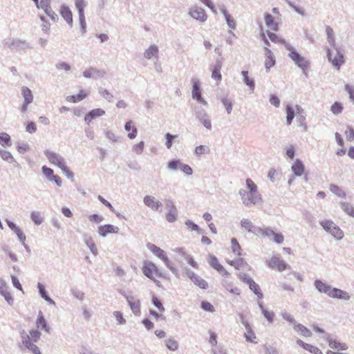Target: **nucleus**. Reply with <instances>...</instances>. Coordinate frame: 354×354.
I'll return each mask as SVG.
<instances>
[{"instance_id":"nucleus-58","label":"nucleus","mask_w":354,"mask_h":354,"mask_svg":"<svg viewBox=\"0 0 354 354\" xmlns=\"http://www.w3.org/2000/svg\"><path fill=\"white\" fill-rule=\"evenodd\" d=\"M152 303L158 308V310L160 312L165 311V308H164L161 301L157 297L153 296Z\"/></svg>"},{"instance_id":"nucleus-37","label":"nucleus","mask_w":354,"mask_h":354,"mask_svg":"<svg viewBox=\"0 0 354 354\" xmlns=\"http://www.w3.org/2000/svg\"><path fill=\"white\" fill-rule=\"evenodd\" d=\"M158 54V47L155 45H151L148 49H147L145 52V57L147 59H151L153 57H156Z\"/></svg>"},{"instance_id":"nucleus-55","label":"nucleus","mask_w":354,"mask_h":354,"mask_svg":"<svg viewBox=\"0 0 354 354\" xmlns=\"http://www.w3.org/2000/svg\"><path fill=\"white\" fill-rule=\"evenodd\" d=\"M329 189L333 193L339 196H345L344 192L339 186L336 185H331Z\"/></svg>"},{"instance_id":"nucleus-50","label":"nucleus","mask_w":354,"mask_h":354,"mask_svg":"<svg viewBox=\"0 0 354 354\" xmlns=\"http://www.w3.org/2000/svg\"><path fill=\"white\" fill-rule=\"evenodd\" d=\"M0 144L3 146H10L11 140L10 136L6 133H0Z\"/></svg>"},{"instance_id":"nucleus-59","label":"nucleus","mask_w":354,"mask_h":354,"mask_svg":"<svg viewBox=\"0 0 354 354\" xmlns=\"http://www.w3.org/2000/svg\"><path fill=\"white\" fill-rule=\"evenodd\" d=\"M0 156L4 160H6L8 162H12L14 160V158L11 153L5 150H1L0 151Z\"/></svg>"},{"instance_id":"nucleus-33","label":"nucleus","mask_w":354,"mask_h":354,"mask_svg":"<svg viewBox=\"0 0 354 354\" xmlns=\"http://www.w3.org/2000/svg\"><path fill=\"white\" fill-rule=\"evenodd\" d=\"M87 96L85 91H80L77 95H69L66 97L68 102L75 103L84 100Z\"/></svg>"},{"instance_id":"nucleus-34","label":"nucleus","mask_w":354,"mask_h":354,"mask_svg":"<svg viewBox=\"0 0 354 354\" xmlns=\"http://www.w3.org/2000/svg\"><path fill=\"white\" fill-rule=\"evenodd\" d=\"M294 329L304 337H311V331L301 324L295 323Z\"/></svg>"},{"instance_id":"nucleus-3","label":"nucleus","mask_w":354,"mask_h":354,"mask_svg":"<svg viewBox=\"0 0 354 354\" xmlns=\"http://www.w3.org/2000/svg\"><path fill=\"white\" fill-rule=\"evenodd\" d=\"M324 230L330 233L337 240H341L344 237V232L335 224V223H320Z\"/></svg>"},{"instance_id":"nucleus-52","label":"nucleus","mask_w":354,"mask_h":354,"mask_svg":"<svg viewBox=\"0 0 354 354\" xmlns=\"http://www.w3.org/2000/svg\"><path fill=\"white\" fill-rule=\"evenodd\" d=\"M330 111L333 113L337 115L342 112L343 111V106L340 102H335L330 108Z\"/></svg>"},{"instance_id":"nucleus-19","label":"nucleus","mask_w":354,"mask_h":354,"mask_svg":"<svg viewBox=\"0 0 354 354\" xmlns=\"http://www.w3.org/2000/svg\"><path fill=\"white\" fill-rule=\"evenodd\" d=\"M42 172L50 180L54 181L58 186L62 185V179L58 176L54 175V172L52 169L43 166Z\"/></svg>"},{"instance_id":"nucleus-5","label":"nucleus","mask_w":354,"mask_h":354,"mask_svg":"<svg viewBox=\"0 0 354 354\" xmlns=\"http://www.w3.org/2000/svg\"><path fill=\"white\" fill-rule=\"evenodd\" d=\"M328 58L329 61L333 64V65L337 68V69H339L340 66L344 64V59L342 53H340L338 50L335 49V50H328Z\"/></svg>"},{"instance_id":"nucleus-49","label":"nucleus","mask_w":354,"mask_h":354,"mask_svg":"<svg viewBox=\"0 0 354 354\" xmlns=\"http://www.w3.org/2000/svg\"><path fill=\"white\" fill-rule=\"evenodd\" d=\"M231 243H232V252L237 254L238 256H241V248L239 245V243H238L236 239L235 238H232V240H231Z\"/></svg>"},{"instance_id":"nucleus-64","label":"nucleus","mask_w":354,"mask_h":354,"mask_svg":"<svg viewBox=\"0 0 354 354\" xmlns=\"http://www.w3.org/2000/svg\"><path fill=\"white\" fill-rule=\"evenodd\" d=\"M345 89L348 93L350 99L354 102V86L346 84Z\"/></svg>"},{"instance_id":"nucleus-46","label":"nucleus","mask_w":354,"mask_h":354,"mask_svg":"<svg viewBox=\"0 0 354 354\" xmlns=\"http://www.w3.org/2000/svg\"><path fill=\"white\" fill-rule=\"evenodd\" d=\"M21 91L25 100V102H26V104L31 103L33 100L31 91L28 87H23Z\"/></svg>"},{"instance_id":"nucleus-29","label":"nucleus","mask_w":354,"mask_h":354,"mask_svg":"<svg viewBox=\"0 0 354 354\" xmlns=\"http://www.w3.org/2000/svg\"><path fill=\"white\" fill-rule=\"evenodd\" d=\"M21 343L19 344V348L21 351L28 347L32 344L30 336L24 331L21 332Z\"/></svg>"},{"instance_id":"nucleus-20","label":"nucleus","mask_w":354,"mask_h":354,"mask_svg":"<svg viewBox=\"0 0 354 354\" xmlns=\"http://www.w3.org/2000/svg\"><path fill=\"white\" fill-rule=\"evenodd\" d=\"M156 268V265L151 261H146L142 268L144 274L150 279L153 280L155 282L159 283L158 281H156L153 277V270Z\"/></svg>"},{"instance_id":"nucleus-9","label":"nucleus","mask_w":354,"mask_h":354,"mask_svg":"<svg viewBox=\"0 0 354 354\" xmlns=\"http://www.w3.org/2000/svg\"><path fill=\"white\" fill-rule=\"evenodd\" d=\"M0 294L4 297L9 305H13L14 298L9 291V287L3 279H0Z\"/></svg>"},{"instance_id":"nucleus-31","label":"nucleus","mask_w":354,"mask_h":354,"mask_svg":"<svg viewBox=\"0 0 354 354\" xmlns=\"http://www.w3.org/2000/svg\"><path fill=\"white\" fill-rule=\"evenodd\" d=\"M8 223L9 227L16 233V234L17 235L21 243H24V241H25V240H26V236L24 234V232H22V230L18 226H17L15 223Z\"/></svg>"},{"instance_id":"nucleus-18","label":"nucleus","mask_w":354,"mask_h":354,"mask_svg":"<svg viewBox=\"0 0 354 354\" xmlns=\"http://www.w3.org/2000/svg\"><path fill=\"white\" fill-rule=\"evenodd\" d=\"M314 285L319 292L327 294L329 297L330 292L333 288L330 285L323 282L320 279H316L314 282Z\"/></svg>"},{"instance_id":"nucleus-17","label":"nucleus","mask_w":354,"mask_h":354,"mask_svg":"<svg viewBox=\"0 0 354 354\" xmlns=\"http://www.w3.org/2000/svg\"><path fill=\"white\" fill-rule=\"evenodd\" d=\"M119 228L113 225L106 224L98 228V233L101 236H106L108 234H117Z\"/></svg>"},{"instance_id":"nucleus-45","label":"nucleus","mask_w":354,"mask_h":354,"mask_svg":"<svg viewBox=\"0 0 354 354\" xmlns=\"http://www.w3.org/2000/svg\"><path fill=\"white\" fill-rule=\"evenodd\" d=\"M267 35H268L269 39L272 42L276 43V44H284V45L286 44V41L283 39L279 37L275 33L270 32L269 30H267Z\"/></svg>"},{"instance_id":"nucleus-62","label":"nucleus","mask_w":354,"mask_h":354,"mask_svg":"<svg viewBox=\"0 0 354 354\" xmlns=\"http://www.w3.org/2000/svg\"><path fill=\"white\" fill-rule=\"evenodd\" d=\"M201 307L206 311L214 312V306L208 301H204L201 302Z\"/></svg>"},{"instance_id":"nucleus-12","label":"nucleus","mask_w":354,"mask_h":354,"mask_svg":"<svg viewBox=\"0 0 354 354\" xmlns=\"http://www.w3.org/2000/svg\"><path fill=\"white\" fill-rule=\"evenodd\" d=\"M191 17L196 20L203 22L207 20V16L204 9L198 7H194L189 11Z\"/></svg>"},{"instance_id":"nucleus-56","label":"nucleus","mask_w":354,"mask_h":354,"mask_svg":"<svg viewBox=\"0 0 354 354\" xmlns=\"http://www.w3.org/2000/svg\"><path fill=\"white\" fill-rule=\"evenodd\" d=\"M326 32L328 37V41L330 44H334L335 43V37H334V32L331 27L327 26L326 28Z\"/></svg>"},{"instance_id":"nucleus-10","label":"nucleus","mask_w":354,"mask_h":354,"mask_svg":"<svg viewBox=\"0 0 354 354\" xmlns=\"http://www.w3.org/2000/svg\"><path fill=\"white\" fill-rule=\"evenodd\" d=\"M290 57L303 70H306L308 67V62L301 57L296 51L292 50L289 54Z\"/></svg>"},{"instance_id":"nucleus-39","label":"nucleus","mask_w":354,"mask_h":354,"mask_svg":"<svg viewBox=\"0 0 354 354\" xmlns=\"http://www.w3.org/2000/svg\"><path fill=\"white\" fill-rule=\"evenodd\" d=\"M165 266L171 270V272L178 279L180 278V273L176 267L174 266V264L172 261H171L168 257H167L163 260Z\"/></svg>"},{"instance_id":"nucleus-30","label":"nucleus","mask_w":354,"mask_h":354,"mask_svg":"<svg viewBox=\"0 0 354 354\" xmlns=\"http://www.w3.org/2000/svg\"><path fill=\"white\" fill-rule=\"evenodd\" d=\"M222 68V63L221 62H217L216 64L214 66L212 73V77L218 81L220 82L221 80V70Z\"/></svg>"},{"instance_id":"nucleus-2","label":"nucleus","mask_w":354,"mask_h":354,"mask_svg":"<svg viewBox=\"0 0 354 354\" xmlns=\"http://www.w3.org/2000/svg\"><path fill=\"white\" fill-rule=\"evenodd\" d=\"M44 153L51 164L55 165L59 167L67 176L73 177V173L65 165L63 158H62L59 154L48 150H46Z\"/></svg>"},{"instance_id":"nucleus-61","label":"nucleus","mask_w":354,"mask_h":354,"mask_svg":"<svg viewBox=\"0 0 354 354\" xmlns=\"http://www.w3.org/2000/svg\"><path fill=\"white\" fill-rule=\"evenodd\" d=\"M113 315L119 324H126V319L123 317L122 313L120 311H114Z\"/></svg>"},{"instance_id":"nucleus-16","label":"nucleus","mask_w":354,"mask_h":354,"mask_svg":"<svg viewBox=\"0 0 354 354\" xmlns=\"http://www.w3.org/2000/svg\"><path fill=\"white\" fill-rule=\"evenodd\" d=\"M166 207L168 210L167 213V219L168 221H173L176 219L177 217V209L171 201H167L165 202Z\"/></svg>"},{"instance_id":"nucleus-57","label":"nucleus","mask_w":354,"mask_h":354,"mask_svg":"<svg viewBox=\"0 0 354 354\" xmlns=\"http://www.w3.org/2000/svg\"><path fill=\"white\" fill-rule=\"evenodd\" d=\"M242 75H243V76L244 77L245 83L248 86H250L251 88H253L254 87V81L252 79H250L248 77V72L246 71H242Z\"/></svg>"},{"instance_id":"nucleus-7","label":"nucleus","mask_w":354,"mask_h":354,"mask_svg":"<svg viewBox=\"0 0 354 354\" xmlns=\"http://www.w3.org/2000/svg\"><path fill=\"white\" fill-rule=\"evenodd\" d=\"M143 202L146 206L149 207L153 211L161 212L162 211V203L160 201L152 196H145Z\"/></svg>"},{"instance_id":"nucleus-28","label":"nucleus","mask_w":354,"mask_h":354,"mask_svg":"<svg viewBox=\"0 0 354 354\" xmlns=\"http://www.w3.org/2000/svg\"><path fill=\"white\" fill-rule=\"evenodd\" d=\"M37 288L39 290V295L41 297L46 300L49 304L55 306V302L54 300H53L47 294L44 286L41 283H37Z\"/></svg>"},{"instance_id":"nucleus-40","label":"nucleus","mask_w":354,"mask_h":354,"mask_svg":"<svg viewBox=\"0 0 354 354\" xmlns=\"http://www.w3.org/2000/svg\"><path fill=\"white\" fill-rule=\"evenodd\" d=\"M245 328L246 329V333L244 335L245 340L249 342L257 343L256 342H254V339H256V335L254 331L252 330L251 326L248 325Z\"/></svg>"},{"instance_id":"nucleus-22","label":"nucleus","mask_w":354,"mask_h":354,"mask_svg":"<svg viewBox=\"0 0 354 354\" xmlns=\"http://www.w3.org/2000/svg\"><path fill=\"white\" fill-rule=\"evenodd\" d=\"M266 25L268 28L272 31H277L279 30L278 23L274 20V17L269 13L264 15Z\"/></svg>"},{"instance_id":"nucleus-47","label":"nucleus","mask_w":354,"mask_h":354,"mask_svg":"<svg viewBox=\"0 0 354 354\" xmlns=\"http://www.w3.org/2000/svg\"><path fill=\"white\" fill-rule=\"evenodd\" d=\"M166 346L170 351H174L178 348V343L173 338H169L165 340Z\"/></svg>"},{"instance_id":"nucleus-13","label":"nucleus","mask_w":354,"mask_h":354,"mask_svg":"<svg viewBox=\"0 0 354 354\" xmlns=\"http://www.w3.org/2000/svg\"><path fill=\"white\" fill-rule=\"evenodd\" d=\"M324 338L328 342L329 346L331 348L337 349L338 351H346L348 348L346 343H341L337 340L333 339L330 335H326Z\"/></svg>"},{"instance_id":"nucleus-48","label":"nucleus","mask_w":354,"mask_h":354,"mask_svg":"<svg viewBox=\"0 0 354 354\" xmlns=\"http://www.w3.org/2000/svg\"><path fill=\"white\" fill-rule=\"evenodd\" d=\"M229 263L231 266H234V268L236 269H238V270L240 269V268H243L245 266L247 265L246 261L243 258H239V259H238L236 260L231 261L229 262Z\"/></svg>"},{"instance_id":"nucleus-54","label":"nucleus","mask_w":354,"mask_h":354,"mask_svg":"<svg viewBox=\"0 0 354 354\" xmlns=\"http://www.w3.org/2000/svg\"><path fill=\"white\" fill-rule=\"evenodd\" d=\"M75 5L76 8L78 10V14H84V9L86 6V2L84 0H75Z\"/></svg>"},{"instance_id":"nucleus-26","label":"nucleus","mask_w":354,"mask_h":354,"mask_svg":"<svg viewBox=\"0 0 354 354\" xmlns=\"http://www.w3.org/2000/svg\"><path fill=\"white\" fill-rule=\"evenodd\" d=\"M105 113V111L102 109H95L91 110L84 118L86 122L89 123L93 119L100 117Z\"/></svg>"},{"instance_id":"nucleus-1","label":"nucleus","mask_w":354,"mask_h":354,"mask_svg":"<svg viewBox=\"0 0 354 354\" xmlns=\"http://www.w3.org/2000/svg\"><path fill=\"white\" fill-rule=\"evenodd\" d=\"M245 183L248 191L245 189L239 191V194L243 204L249 206L261 203L262 202V197L258 191L257 185L250 178L246 179Z\"/></svg>"},{"instance_id":"nucleus-23","label":"nucleus","mask_w":354,"mask_h":354,"mask_svg":"<svg viewBox=\"0 0 354 354\" xmlns=\"http://www.w3.org/2000/svg\"><path fill=\"white\" fill-rule=\"evenodd\" d=\"M297 344L299 346H301L304 349L309 351L311 353H313V354H323L322 351L319 348H317V346H315L313 345L305 343L304 342H303L301 339H297Z\"/></svg>"},{"instance_id":"nucleus-60","label":"nucleus","mask_w":354,"mask_h":354,"mask_svg":"<svg viewBox=\"0 0 354 354\" xmlns=\"http://www.w3.org/2000/svg\"><path fill=\"white\" fill-rule=\"evenodd\" d=\"M344 134H345L346 138L348 141L354 140V129L351 127H350V126L347 127V129L345 131Z\"/></svg>"},{"instance_id":"nucleus-35","label":"nucleus","mask_w":354,"mask_h":354,"mask_svg":"<svg viewBox=\"0 0 354 354\" xmlns=\"http://www.w3.org/2000/svg\"><path fill=\"white\" fill-rule=\"evenodd\" d=\"M125 130L129 131L128 137L130 139H133L136 137L137 129L134 127L131 120L127 122L124 126Z\"/></svg>"},{"instance_id":"nucleus-8","label":"nucleus","mask_w":354,"mask_h":354,"mask_svg":"<svg viewBox=\"0 0 354 354\" xmlns=\"http://www.w3.org/2000/svg\"><path fill=\"white\" fill-rule=\"evenodd\" d=\"M192 96L194 99L196 100L199 103L207 105V102L202 97L201 91L200 88V82L198 80H192Z\"/></svg>"},{"instance_id":"nucleus-43","label":"nucleus","mask_w":354,"mask_h":354,"mask_svg":"<svg viewBox=\"0 0 354 354\" xmlns=\"http://www.w3.org/2000/svg\"><path fill=\"white\" fill-rule=\"evenodd\" d=\"M192 281L197 286L202 289H207L208 287V284L205 280L202 279L198 275H196L194 279L192 280Z\"/></svg>"},{"instance_id":"nucleus-15","label":"nucleus","mask_w":354,"mask_h":354,"mask_svg":"<svg viewBox=\"0 0 354 354\" xmlns=\"http://www.w3.org/2000/svg\"><path fill=\"white\" fill-rule=\"evenodd\" d=\"M265 51V61H264V65L266 66V68L267 71H269L270 68L274 66L276 63L275 57L272 53V51L268 48H264Z\"/></svg>"},{"instance_id":"nucleus-42","label":"nucleus","mask_w":354,"mask_h":354,"mask_svg":"<svg viewBox=\"0 0 354 354\" xmlns=\"http://www.w3.org/2000/svg\"><path fill=\"white\" fill-rule=\"evenodd\" d=\"M250 289L260 299H263V294L261 292L259 286L253 280L249 285Z\"/></svg>"},{"instance_id":"nucleus-53","label":"nucleus","mask_w":354,"mask_h":354,"mask_svg":"<svg viewBox=\"0 0 354 354\" xmlns=\"http://www.w3.org/2000/svg\"><path fill=\"white\" fill-rule=\"evenodd\" d=\"M209 263L211 266L214 268L215 270H216L218 272L223 270V266L218 262L216 257L214 256H212L211 257Z\"/></svg>"},{"instance_id":"nucleus-21","label":"nucleus","mask_w":354,"mask_h":354,"mask_svg":"<svg viewBox=\"0 0 354 354\" xmlns=\"http://www.w3.org/2000/svg\"><path fill=\"white\" fill-rule=\"evenodd\" d=\"M147 247L153 254L156 255L162 261L167 257L166 252L159 247L156 246V245L151 243H148L147 244Z\"/></svg>"},{"instance_id":"nucleus-6","label":"nucleus","mask_w":354,"mask_h":354,"mask_svg":"<svg viewBox=\"0 0 354 354\" xmlns=\"http://www.w3.org/2000/svg\"><path fill=\"white\" fill-rule=\"evenodd\" d=\"M50 4L51 0H40L37 8L41 9L52 20L55 21L57 19V15L53 11Z\"/></svg>"},{"instance_id":"nucleus-32","label":"nucleus","mask_w":354,"mask_h":354,"mask_svg":"<svg viewBox=\"0 0 354 354\" xmlns=\"http://www.w3.org/2000/svg\"><path fill=\"white\" fill-rule=\"evenodd\" d=\"M304 165L299 160H296L292 166V170L296 176H301L304 172Z\"/></svg>"},{"instance_id":"nucleus-14","label":"nucleus","mask_w":354,"mask_h":354,"mask_svg":"<svg viewBox=\"0 0 354 354\" xmlns=\"http://www.w3.org/2000/svg\"><path fill=\"white\" fill-rule=\"evenodd\" d=\"M268 265L271 268H277L280 272L285 270L288 267V265L284 261L276 257H272L270 261L268 262Z\"/></svg>"},{"instance_id":"nucleus-24","label":"nucleus","mask_w":354,"mask_h":354,"mask_svg":"<svg viewBox=\"0 0 354 354\" xmlns=\"http://www.w3.org/2000/svg\"><path fill=\"white\" fill-rule=\"evenodd\" d=\"M60 15L61 16L66 20V21L69 24L72 25L73 24V14L70 8L66 6H62L60 8Z\"/></svg>"},{"instance_id":"nucleus-27","label":"nucleus","mask_w":354,"mask_h":354,"mask_svg":"<svg viewBox=\"0 0 354 354\" xmlns=\"http://www.w3.org/2000/svg\"><path fill=\"white\" fill-rule=\"evenodd\" d=\"M84 241L86 246L90 249L91 252L94 254H97V249L94 243L93 238L88 234L84 235Z\"/></svg>"},{"instance_id":"nucleus-44","label":"nucleus","mask_w":354,"mask_h":354,"mask_svg":"<svg viewBox=\"0 0 354 354\" xmlns=\"http://www.w3.org/2000/svg\"><path fill=\"white\" fill-rule=\"evenodd\" d=\"M129 306L130 307L132 313L136 316H140L141 314L140 310V301L139 299H137L136 301H133V303H131L129 304Z\"/></svg>"},{"instance_id":"nucleus-4","label":"nucleus","mask_w":354,"mask_h":354,"mask_svg":"<svg viewBox=\"0 0 354 354\" xmlns=\"http://www.w3.org/2000/svg\"><path fill=\"white\" fill-rule=\"evenodd\" d=\"M241 227L248 232L256 235L269 236V232L274 234L273 230L254 226L252 223H241Z\"/></svg>"},{"instance_id":"nucleus-38","label":"nucleus","mask_w":354,"mask_h":354,"mask_svg":"<svg viewBox=\"0 0 354 354\" xmlns=\"http://www.w3.org/2000/svg\"><path fill=\"white\" fill-rule=\"evenodd\" d=\"M221 12L224 15L229 27L230 28L234 29L236 27V22L234 18L231 16V15H230L227 12V10L225 8H221Z\"/></svg>"},{"instance_id":"nucleus-25","label":"nucleus","mask_w":354,"mask_h":354,"mask_svg":"<svg viewBox=\"0 0 354 354\" xmlns=\"http://www.w3.org/2000/svg\"><path fill=\"white\" fill-rule=\"evenodd\" d=\"M36 324H37V328L45 330L46 333H50V328L48 325L41 311H39V315H38V317L37 319V322H36Z\"/></svg>"},{"instance_id":"nucleus-63","label":"nucleus","mask_w":354,"mask_h":354,"mask_svg":"<svg viewBox=\"0 0 354 354\" xmlns=\"http://www.w3.org/2000/svg\"><path fill=\"white\" fill-rule=\"evenodd\" d=\"M342 207L348 214L354 217V208L352 205L348 203H344Z\"/></svg>"},{"instance_id":"nucleus-51","label":"nucleus","mask_w":354,"mask_h":354,"mask_svg":"<svg viewBox=\"0 0 354 354\" xmlns=\"http://www.w3.org/2000/svg\"><path fill=\"white\" fill-rule=\"evenodd\" d=\"M286 113H287V116H286L287 124L290 125L292 123V121L295 117V112H294V110L292 109V108L289 105H288L286 106Z\"/></svg>"},{"instance_id":"nucleus-11","label":"nucleus","mask_w":354,"mask_h":354,"mask_svg":"<svg viewBox=\"0 0 354 354\" xmlns=\"http://www.w3.org/2000/svg\"><path fill=\"white\" fill-rule=\"evenodd\" d=\"M329 297L348 301L350 299L351 296L346 291L333 287L331 291L330 292Z\"/></svg>"},{"instance_id":"nucleus-36","label":"nucleus","mask_w":354,"mask_h":354,"mask_svg":"<svg viewBox=\"0 0 354 354\" xmlns=\"http://www.w3.org/2000/svg\"><path fill=\"white\" fill-rule=\"evenodd\" d=\"M258 306H259V308L261 309L262 314L267 319V320L270 323H272L273 321H274V313L268 311V310H266L264 308L262 302L259 301L258 302Z\"/></svg>"},{"instance_id":"nucleus-41","label":"nucleus","mask_w":354,"mask_h":354,"mask_svg":"<svg viewBox=\"0 0 354 354\" xmlns=\"http://www.w3.org/2000/svg\"><path fill=\"white\" fill-rule=\"evenodd\" d=\"M118 292L126 299L128 305L131 302L133 303V301H136L138 299L134 297L131 291H126L123 289H120L118 290Z\"/></svg>"}]
</instances>
